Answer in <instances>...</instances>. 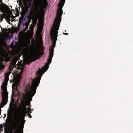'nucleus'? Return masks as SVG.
I'll use <instances>...</instances> for the list:
<instances>
[{"mask_svg": "<svg viewBox=\"0 0 133 133\" xmlns=\"http://www.w3.org/2000/svg\"><path fill=\"white\" fill-rule=\"evenodd\" d=\"M28 8H25V13H26L28 12Z\"/></svg>", "mask_w": 133, "mask_h": 133, "instance_id": "obj_21", "label": "nucleus"}, {"mask_svg": "<svg viewBox=\"0 0 133 133\" xmlns=\"http://www.w3.org/2000/svg\"><path fill=\"white\" fill-rule=\"evenodd\" d=\"M55 48H51L49 49V58L47 60V63H45V66L41 69L39 68L38 71L36 72V75L37 76L34 79H31L32 83L30 87L29 84L28 86L29 89L28 92H26L24 96V97L29 101H32V97L36 92L37 87L39 84L41 77L42 75L47 70L49 65L51 63L52 59L54 55V49Z\"/></svg>", "mask_w": 133, "mask_h": 133, "instance_id": "obj_1", "label": "nucleus"}, {"mask_svg": "<svg viewBox=\"0 0 133 133\" xmlns=\"http://www.w3.org/2000/svg\"><path fill=\"white\" fill-rule=\"evenodd\" d=\"M63 34H65L66 35H68V33H63Z\"/></svg>", "mask_w": 133, "mask_h": 133, "instance_id": "obj_28", "label": "nucleus"}, {"mask_svg": "<svg viewBox=\"0 0 133 133\" xmlns=\"http://www.w3.org/2000/svg\"><path fill=\"white\" fill-rule=\"evenodd\" d=\"M24 66V65L18 66L17 68L18 69H20L21 70V71L19 72L20 74H21L22 73L23 69Z\"/></svg>", "mask_w": 133, "mask_h": 133, "instance_id": "obj_11", "label": "nucleus"}, {"mask_svg": "<svg viewBox=\"0 0 133 133\" xmlns=\"http://www.w3.org/2000/svg\"><path fill=\"white\" fill-rule=\"evenodd\" d=\"M32 14V12L31 11H30L29 12V15H31Z\"/></svg>", "mask_w": 133, "mask_h": 133, "instance_id": "obj_24", "label": "nucleus"}, {"mask_svg": "<svg viewBox=\"0 0 133 133\" xmlns=\"http://www.w3.org/2000/svg\"><path fill=\"white\" fill-rule=\"evenodd\" d=\"M2 101L0 103V108H2L4 105L6 104L7 103V99L8 98V93L2 92Z\"/></svg>", "mask_w": 133, "mask_h": 133, "instance_id": "obj_6", "label": "nucleus"}, {"mask_svg": "<svg viewBox=\"0 0 133 133\" xmlns=\"http://www.w3.org/2000/svg\"><path fill=\"white\" fill-rule=\"evenodd\" d=\"M1 108H0V112H1Z\"/></svg>", "mask_w": 133, "mask_h": 133, "instance_id": "obj_33", "label": "nucleus"}, {"mask_svg": "<svg viewBox=\"0 0 133 133\" xmlns=\"http://www.w3.org/2000/svg\"><path fill=\"white\" fill-rule=\"evenodd\" d=\"M27 63H28V62H26V64H27Z\"/></svg>", "mask_w": 133, "mask_h": 133, "instance_id": "obj_39", "label": "nucleus"}, {"mask_svg": "<svg viewBox=\"0 0 133 133\" xmlns=\"http://www.w3.org/2000/svg\"><path fill=\"white\" fill-rule=\"evenodd\" d=\"M27 110H22V109H21V110L20 111V113L23 114H25V115H26V114H27Z\"/></svg>", "mask_w": 133, "mask_h": 133, "instance_id": "obj_12", "label": "nucleus"}, {"mask_svg": "<svg viewBox=\"0 0 133 133\" xmlns=\"http://www.w3.org/2000/svg\"><path fill=\"white\" fill-rule=\"evenodd\" d=\"M11 44H13V42L12 43H11Z\"/></svg>", "mask_w": 133, "mask_h": 133, "instance_id": "obj_36", "label": "nucleus"}, {"mask_svg": "<svg viewBox=\"0 0 133 133\" xmlns=\"http://www.w3.org/2000/svg\"><path fill=\"white\" fill-rule=\"evenodd\" d=\"M30 110L31 111H32L33 110V109H31Z\"/></svg>", "mask_w": 133, "mask_h": 133, "instance_id": "obj_35", "label": "nucleus"}, {"mask_svg": "<svg viewBox=\"0 0 133 133\" xmlns=\"http://www.w3.org/2000/svg\"><path fill=\"white\" fill-rule=\"evenodd\" d=\"M26 115L20 113L14 118L12 125V130H14V133H19L20 132L21 121L24 120Z\"/></svg>", "mask_w": 133, "mask_h": 133, "instance_id": "obj_2", "label": "nucleus"}, {"mask_svg": "<svg viewBox=\"0 0 133 133\" xmlns=\"http://www.w3.org/2000/svg\"><path fill=\"white\" fill-rule=\"evenodd\" d=\"M1 53H0V59H2L3 58L2 56L1 55Z\"/></svg>", "mask_w": 133, "mask_h": 133, "instance_id": "obj_27", "label": "nucleus"}, {"mask_svg": "<svg viewBox=\"0 0 133 133\" xmlns=\"http://www.w3.org/2000/svg\"><path fill=\"white\" fill-rule=\"evenodd\" d=\"M22 21H23L22 20H21L20 19H19V21L18 24V26H20V24L21 23H22Z\"/></svg>", "mask_w": 133, "mask_h": 133, "instance_id": "obj_17", "label": "nucleus"}, {"mask_svg": "<svg viewBox=\"0 0 133 133\" xmlns=\"http://www.w3.org/2000/svg\"><path fill=\"white\" fill-rule=\"evenodd\" d=\"M21 79V76L20 75H16L13 77V82L12 85V92L13 93V91L15 89L16 87V90H18V88H20L19 86V83Z\"/></svg>", "mask_w": 133, "mask_h": 133, "instance_id": "obj_4", "label": "nucleus"}, {"mask_svg": "<svg viewBox=\"0 0 133 133\" xmlns=\"http://www.w3.org/2000/svg\"><path fill=\"white\" fill-rule=\"evenodd\" d=\"M47 5L48 2L47 0H46L45 2L43 3L42 2V0H39V3L37 4L35 8V11L38 13V10L41 9L42 8L46 9Z\"/></svg>", "mask_w": 133, "mask_h": 133, "instance_id": "obj_5", "label": "nucleus"}, {"mask_svg": "<svg viewBox=\"0 0 133 133\" xmlns=\"http://www.w3.org/2000/svg\"><path fill=\"white\" fill-rule=\"evenodd\" d=\"M29 48L30 49V50H29V49H28L27 51L28 55V57L31 62L34 61L37 59V55L39 52L40 53H41L42 55L43 54V53L41 51H36L34 48L31 46H29Z\"/></svg>", "mask_w": 133, "mask_h": 133, "instance_id": "obj_3", "label": "nucleus"}, {"mask_svg": "<svg viewBox=\"0 0 133 133\" xmlns=\"http://www.w3.org/2000/svg\"><path fill=\"white\" fill-rule=\"evenodd\" d=\"M2 131H3V129H0V133H1V132H2Z\"/></svg>", "mask_w": 133, "mask_h": 133, "instance_id": "obj_29", "label": "nucleus"}, {"mask_svg": "<svg viewBox=\"0 0 133 133\" xmlns=\"http://www.w3.org/2000/svg\"><path fill=\"white\" fill-rule=\"evenodd\" d=\"M28 21L27 22L29 23V24L31 22V20L30 18L29 17H28Z\"/></svg>", "mask_w": 133, "mask_h": 133, "instance_id": "obj_18", "label": "nucleus"}, {"mask_svg": "<svg viewBox=\"0 0 133 133\" xmlns=\"http://www.w3.org/2000/svg\"><path fill=\"white\" fill-rule=\"evenodd\" d=\"M28 117L30 118H31L32 117L31 115L29 114V112H28Z\"/></svg>", "mask_w": 133, "mask_h": 133, "instance_id": "obj_19", "label": "nucleus"}, {"mask_svg": "<svg viewBox=\"0 0 133 133\" xmlns=\"http://www.w3.org/2000/svg\"><path fill=\"white\" fill-rule=\"evenodd\" d=\"M4 133H7V130L6 129V126H5L4 128Z\"/></svg>", "mask_w": 133, "mask_h": 133, "instance_id": "obj_16", "label": "nucleus"}, {"mask_svg": "<svg viewBox=\"0 0 133 133\" xmlns=\"http://www.w3.org/2000/svg\"><path fill=\"white\" fill-rule=\"evenodd\" d=\"M3 127V125L2 124H0V129H2Z\"/></svg>", "mask_w": 133, "mask_h": 133, "instance_id": "obj_23", "label": "nucleus"}, {"mask_svg": "<svg viewBox=\"0 0 133 133\" xmlns=\"http://www.w3.org/2000/svg\"><path fill=\"white\" fill-rule=\"evenodd\" d=\"M9 79V78L5 77L4 81L2 83L1 87V90H2V92L8 93V92H7L6 85H7V83Z\"/></svg>", "mask_w": 133, "mask_h": 133, "instance_id": "obj_7", "label": "nucleus"}, {"mask_svg": "<svg viewBox=\"0 0 133 133\" xmlns=\"http://www.w3.org/2000/svg\"><path fill=\"white\" fill-rule=\"evenodd\" d=\"M21 109H22V110H27L26 105L24 102L22 103V105L21 106V108H20V111L21 110Z\"/></svg>", "mask_w": 133, "mask_h": 133, "instance_id": "obj_10", "label": "nucleus"}, {"mask_svg": "<svg viewBox=\"0 0 133 133\" xmlns=\"http://www.w3.org/2000/svg\"><path fill=\"white\" fill-rule=\"evenodd\" d=\"M23 25L24 26V25L26 26H28V25H29V23L26 22L24 24L23 23Z\"/></svg>", "mask_w": 133, "mask_h": 133, "instance_id": "obj_15", "label": "nucleus"}, {"mask_svg": "<svg viewBox=\"0 0 133 133\" xmlns=\"http://www.w3.org/2000/svg\"><path fill=\"white\" fill-rule=\"evenodd\" d=\"M11 72H6L5 75V77H6L9 78V76Z\"/></svg>", "mask_w": 133, "mask_h": 133, "instance_id": "obj_14", "label": "nucleus"}, {"mask_svg": "<svg viewBox=\"0 0 133 133\" xmlns=\"http://www.w3.org/2000/svg\"><path fill=\"white\" fill-rule=\"evenodd\" d=\"M23 132H22V133ZM20 133H21V129H20Z\"/></svg>", "mask_w": 133, "mask_h": 133, "instance_id": "obj_32", "label": "nucleus"}, {"mask_svg": "<svg viewBox=\"0 0 133 133\" xmlns=\"http://www.w3.org/2000/svg\"><path fill=\"white\" fill-rule=\"evenodd\" d=\"M26 89L25 90V91H26Z\"/></svg>", "mask_w": 133, "mask_h": 133, "instance_id": "obj_38", "label": "nucleus"}, {"mask_svg": "<svg viewBox=\"0 0 133 133\" xmlns=\"http://www.w3.org/2000/svg\"><path fill=\"white\" fill-rule=\"evenodd\" d=\"M0 2H2V0H0Z\"/></svg>", "mask_w": 133, "mask_h": 133, "instance_id": "obj_34", "label": "nucleus"}, {"mask_svg": "<svg viewBox=\"0 0 133 133\" xmlns=\"http://www.w3.org/2000/svg\"><path fill=\"white\" fill-rule=\"evenodd\" d=\"M25 122L24 121L23 122V123H22V126H23V127L24 126V123H25Z\"/></svg>", "mask_w": 133, "mask_h": 133, "instance_id": "obj_26", "label": "nucleus"}, {"mask_svg": "<svg viewBox=\"0 0 133 133\" xmlns=\"http://www.w3.org/2000/svg\"><path fill=\"white\" fill-rule=\"evenodd\" d=\"M38 13L36 12V13L35 15V17L32 19V24L33 26H34L36 24L37 20V16Z\"/></svg>", "mask_w": 133, "mask_h": 133, "instance_id": "obj_9", "label": "nucleus"}, {"mask_svg": "<svg viewBox=\"0 0 133 133\" xmlns=\"http://www.w3.org/2000/svg\"><path fill=\"white\" fill-rule=\"evenodd\" d=\"M26 29H28V26H26Z\"/></svg>", "mask_w": 133, "mask_h": 133, "instance_id": "obj_31", "label": "nucleus"}, {"mask_svg": "<svg viewBox=\"0 0 133 133\" xmlns=\"http://www.w3.org/2000/svg\"><path fill=\"white\" fill-rule=\"evenodd\" d=\"M4 8H5L6 9L9 8L8 6H7L6 4H4Z\"/></svg>", "mask_w": 133, "mask_h": 133, "instance_id": "obj_20", "label": "nucleus"}, {"mask_svg": "<svg viewBox=\"0 0 133 133\" xmlns=\"http://www.w3.org/2000/svg\"><path fill=\"white\" fill-rule=\"evenodd\" d=\"M11 44H13V42L12 43H11Z\"/></svg>", "mask_w": 133, "mask_h": 133, "instance_id": "obj_37", "label": "nucleus"}, {"mask_svg": "<svg viewBox=\"0 0 133 133\" xmlns=\"http://www.w3.org/2000/svg\"><path fill=\"white\" fill-rule=\"evenodd\" d=\"M28 112H29V111H30V110H31L30 106H29V107H28Z\"/></svg>", "mask_w": 133, "mask_h": 133, "instance_id": "obj_22", "label": "nucleus"}, {"mask_svg": "<svg viewBox=\"0 0 133 133\" xmlns=\"http://www.w3.org/2000/svg\"><path fill=\"white\" fill-rule=\"evenodd\" d=\"M22 130H23V129ZM22 131H23V130H22Z\"/></svg>", "mask_w": 133, "mask_h": 133, "instance_id": "obj_40", "label": "nucleus"}, {"mask_svg": "<svg viewBox=\"0 0 133 133\" xmlns=\"http://www.w3.org/2000/svg\"><path fill=\"white\" fill-rule=\"evenodd\" d=\"M11 17V16L10 15H8L7 16V19H8L7 22L9 24L10 23V18Z\"/></svg>", "mask_w": 133, "mask_h": 133, "instance_id": "obj_13", "label": "nucleus"}, {"mask_svg": "<svg viewBox=\"0 0 133 133\" xmlns=\"http://www.w3.org/2000/svg\"><path fill=\"white\" fill-rule=\"evenodd\" d=\"M27 105H30V102H27L26 103Z\"/></svg>", "mask_w": 133, "mask_h": 133, "instance_id": "obj_25", "label": "nucleus"}, {"mask_svg": "<svg viewBox=\"0 0 133 133\" xmlns=\"http://www.w3.org/2000/svg\"><path fill=\"white\" fill-rule=\"evenodd\" d=\"M43 26V23L41 21L39 22L38 21V23L37 24V28L38 30L40 32H41L42 31Z\"/></svg>", "mask_w": 133, "mask_h": 133, "instance_id": "obj_8", "label": "nucleus"}, {"mask_svg": "<svg viewBox=\"0 0 133 133\" xmlns=\"http://www.w3.org/2000/svg\"><path fill=\"white\" fill-rule=\"evenodd\" d=\"M19 133H20V132H19Z\"/></svg>", "mask_w": 133, "mask_h": 133, "instance_id": "obj_41", "label": "nucleus"}, {"mask_svg": "<svg viewBox=\"0 0 133 133\" xmlns=\"http://www.w3.org/2000/svg\"><path fill=\"white\" fill-rule=\"evenodd\" d=\"M28 112H29V114L30 113H31V111H29Z\"/></svg>", "mask_w": 133, "mask_h": 133, "instance_id": "obj_30", "label": "nucleus"}]
</instances>
